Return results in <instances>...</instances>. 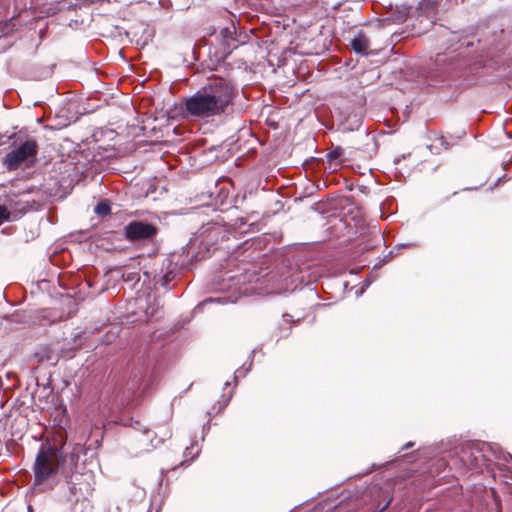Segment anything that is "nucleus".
<instances>
[{
    "label": "nucleus",
    "instance_id": "1",
    "mask_svg": "<svg viewBox=\"0 0 512 512\" xmlns=\"http://www.w3.org/2000/svg\"><path fill=\"white\" fill-rule=\"evenodd\" d=\"M234 87L224 78L211 79L193 95L185 98V112L195 118H210L226 113L232 104Z\"/></svg>",
    "mask_w": 512,
    "mask_h": 512
},
{
    "label": "nucleus",
    "instance_id": "2",
    "mask_svg": "<svg viewBox=\"0 0 512 512\" xmlns=\"http://www.w3.org/2000/svg\"><path fill=\"white\" fill-rule=\"evenodd\" d=\"M64 461L63 454L59 449L50 445H42L33 465L35 486L53 489L58 482V472Z\"/></svg>",
    "mask_w": 512,
    "mask_h": 512
},
{
    "label": "nucleus",
    "instance_id": "3",
    "mask_svg": "<svg viewBox=\"0 0 512 512\" xmlns=\"http://www.w3.org/2000/svg\"><path fill=\"white\" fill-rule=\"evenodd\" d=\"M492 451L491 444L486 442H468L462 446L460 461L467 467L468 471L474 472L482 466L490 467L493 461L489 456Z\"/></svg>",
    "mask_w": 512,
    "mask_h": 512
},
{
    "label": "nucleus",
    "instance_id": "4",
    "mask_svg": "<svg viewBox=\"0 0 512 512\" xmlns=\"http://www.w3.org/2000/svg\"><path fill=\"white\" fill-rule=\"evenodd\" d=\"M66 483L69 490L68 501L71 503H77L91 496L95 484L91 471L83 473L73 472L71 475L66 476Z\"/></svg>",
    "mask_w": 512,
    "mask_h": 512
},
{
    "label": "nucleus",
    "instance_id": "5",
    "mask_svg": "<svg viewBox=\"0 0 512 512\" xmlns=\"http://www.w3.org/2000/svg\"><path fill=\"white\" fill-rule=\"evenodd\" d=\"M471 46H473V42L468 39H464L460 41L459 45L455 49L444 53H438L435 57L436 66L447 67L454 70L460 69L465 63L464 51L469 49Z\"/></svg>",
    "mask_w": 512,
    "mask_h": 512
},
{
    "label": "nucleus",
    "instance_id": "6",
    "mask_svg": "<svg viewBox=\"0 0 512 512\" xmlns=\"http://www.w3.org/2000/svg\"><path fill=\"white\" fill-rule=\"evenodd\" d=\"M37 144L33 140L23 142L19 147L7 153L3 159V165L9 170L17 169L24 161L35 157Z\"/></svg>",
    "mask_w": 512,
    "mask_h": 512
},
{
    "label": "nucleus",
    "instance_id": "7",
    "mask_svg": "<svg viewBox=\"0 0 512 512\" xmlns=\"http://www.w3.org/2000/svg\"><path fill=\"white\" fill-rule=\"evenodd\" d=\"M223 233L222 226L217 222H208L202 225L194 237L191 239V244H198L199 247H205L209 251L210 246L215 244Z\"/></svg>",
    "mask_w": 512,
    "mask_h": 512
},
{
    "label": "nucleus",
    "instance_id": "8",
    "mask_svg": "<svg viewBox=\"0 0 512 512\" xmlns=\"http://www.w3.org/2000/svg\"><path fill=\"white\" fill-rule=\"evenodd\" d=\"M365 497H369L372 500L370 512H383L393 500L390 491L378 485L369 487L365 492Z\"/></svg>",
    "mask_w": 512,
    "mask_h": 512
},
{
    "label": "nucleus",
    "instance_id": "9",
    "mask_svg": "<svg viewBox=\"0 0 512 512\" xmlns=\"http://www.w3.org/2000/svg\"><path fill=\"white\" fill-rule=\"evenodd\" d=\"M9 211L11 215V221H17L22 216H24L27 212L33 210L37 206L36 201L25 200L19 196H10L5 200V203L2 204Z\"/></svg>",
    "mask_w": 512,
    "mask_h": 512
},
{
    "label": "nucleus",
    "instance_id": "10",
    "mask_svg": "<svg viewBox=\"0 0 512 512\" xmlns=\"http://www.w3.org/2000/svg\"><path fill=\"white\" fill-rule=\"evenodd\" d=\"M156 232L154 226L140 221L131 222L125 227L126 236L132 241L150 238Z\"/></svg>",
    "mask_w": 512,
    "mask_h": 512
},
{
    "label": "nucleus",
    "instance_id": "11",
    "mask_svg": "<svg viewBox=\"0 0 512 512\" xmlns=\"http://www.w3.org/2000/svg\"><path fill=\"white\" fill-rule=\"evenodd\" d=\"M492 451L489 452V456L492 457L493 461L490 462V466L495 464L500 470H512V455L504 452L499 446L491 444Z\"/></svg>",
    "mask_w": 512,
    "mask_h": 512
},
{
    "label": "nucleus",
    "instance_id": "12",
    "mask_svg": "<svg viewBox=\"0 0 512 512\" xmlns=\"http://www.w3.org/2000/svg\"><path fill=\"white\" fill-rule=\"evenodd\" d=\"M351 49L356 53L362 56H366L369 54L368 49L370 46V40L366 36V34L360 31L357 35L354 36L350 41Z\"/></svg>",
    "mask_w": 512,
    "mask_h": 512
},
{
    "label": "nucleus",
    "instance_id": "13",
    "mask_svg": "<svg viewBox=\"0 0 512 512\" xmlns=\"http://www.w3.org/2000/svg\"><path fill=\"white\" fill-rule=\"evenodd\" d=\"M222 280L231 282V285H229V287L240 286L242 284H245L246 282H250L251 276L248 275L247 273L240 271L239 269L237 273L233 271H226L222 276Z\"/></svg>",
    "mask_w": 512,
    "mask_h": 512
},
{
    "label": "nucleus",
    "instance_id": "14",
    "mask_svg": "<svg viewBox=\"0 0 512 512\" xmlns=\"http://www.w3.org/2000/svg\"><path fill=\"white\" fill-rule=\"evenodd\" d=\"M236 34H237V31H236V26L234 24H231V25L221 29L220 35L223 38L224 43L226 45V49H228L229 52L232 49H235L237 47V44H233V45L230 44V42L238 41L236 39Z\"/></svg>",
    "mask_w": 512,
    "mask_h": 512
},
{
    "label": "nucleus",
    "instance_id": "15",
    "mask_svg": "<svg viewBox=\"0 0 512 512\" xmlns=\"http://www.w3.org/2000/svg\"><path fill=\"white\" fill-rule=\"evenodd\" d=\"M283 317L284 318L278 328V330H279L278 338L288 337L292 330V322L293 321L290 319V315L286 314V315H283Z\"/></svg>",
    "mask_w": 512,
    "mask_h": 512
},
{
    "label": "nucleus",
    "instance_id": "16",
    "mask_svg": "<svg viewBox=\"0 0 512 512\" xmlns=\"http://www.w3.org/2000/svg\"><path fill=\"white\" fill-rule=\"evenodd\" d=\"M200 453L197 443H192L190 447H187L183 453L184 459L180 462L181 465L187 461H193Z\"/></svg>",
    "mask_w": 512,
    "mask_h": 512
},
{
    "label": "nucleus",
    "instance_id": "17",
    "mask_svg": "<svg viewBox=\"0 0 512 512\" xmlns=\"http://www.w3.org/2000/svg\"><path fill=\"white\" fill-rule=\"evenodd\" d=\"M156 437V434L149 430V429H146L141 435H140V439L139 441L144 445L146 446L145 449L148 450L149 446L152 447V448H155L156 445L153 444V439Z\"/></svg>",
    "mask_w": 512,
    "mask_h": 512
},
{
    "label": "nucleus",
    "instance_id": "18",
    "mask_svg": "<svg viewBox=\"0 0 512 512\" xmlns=\"http://www.w3.org/2000/svg\"><path fill=\"white\" fill-rule=\"evenodd\" d=\"M233 397V390H231L227 396L222 395V400L219 401L220 406L217 408L216 405H213L210 411H208V415L211 416L213 413H220L230 402Z\"/></svg>",
    "mask_w": 512,
    "mask_h": 512
},
{
    "label": "nucleus",
    "instance_id": "19",
    "mask_svg": "<svg viewBox=\"0 0 512 512\" xmlns=\"http://www.w3.org/2000/svg\"><path fill=\"white\" fill-rule=\"evenodd\" d=\"M255 352H256L255 349L251 352L249 365L247 367L243 366L241 368H238L235 371V373H234V384H235V386L237 385L238 377H245L248 374V372L250 371V369L252 367V362H253V357H254Z\"/></svg>",
    "mask_w": 512,
    "mask_h": 512
},
{
    "label": "nucleus",
    "instance_id": "20",
    "mask_svg": "<svg viewBox=\"0 0 512 512\" xmlns=\"http://www.w3.org/2000/svg\"><path fill=\"white\" fill-rule=\"evenodd\" d=\"M94 212L99 216H106L110 214L111 208L107 201H100L94 209Z\"/></svg>",
    "mask_w": 512,
    "mask_h": 512
},
{
    "label": "nucleus",
    "instance_id": "21",
    "mask_svg": "<svg viewBox=\"0 0 512 512\" xmlns=\"http://www.w3.org/2000/svg\"><path fill=\"white\" fill-rule=\"evenodd\" d=\"M180 271V268L175 266L173 269L169 270L165 275H162V288H166L171 280L175 278L177 273Z\"/></svg>",
    "mask_w": 512,
    "mask_h": 512
},
{
    "label": "nucleus",
    "instance_id": "22",
    "mask_svg": "<svg viewBox=\"0 0 512 512\" xmlns=\"http://www.w3.org/2000/svg\"><path fill=\"white\" fill-rule=\"evenodd\" d=\"M81 448L80 447H75L71 452L70 454L68 455L67 458L63 457L65 459L64 462L66 461H69V464L75 468H77V463H78V459H79V452H80Z\"/></svg>",
    "mask_w": 512,
    "mask_h": 512
},
{
    "label": "nucleus",
    "instance_id": "23",
    "mask_svg": "<svg viewBox=\"0 0 512 512\" xmlns=\"http://www.w3.org/2000/svg\"><path fill=\"white\" fill-rule=\"evenodd\" d=\"M343 153V150L341 147H336L330 152L327 153L326 158L329 162H333L337 158H339Z\"/></svg>",
    "mask_w": 512,
    "mask_h": 512
},
{
    "label": "nucleus",
    "instance_id": "24",
    "mask_svg": "<svg viewBox=\"0 0 512 512\" xmlns=\"http://www.w3.org/2000/svg\"><path fill=\"white\" fill-rule=\"evenodd\" d=\"M10 219L11 215L9 211L6 209V207L0 204V225L4 222H11Z\"/></svg>",
    "mask_w": 512,
    "mask_h": 512
},
{
    "label": "nucleus",
    "instance_id": "25",
    "mask_svg": "<svg viewBox=\"0 0 512 512\" xmlns=\"http://www.w3.org/2000/svg\"><path fill=\"white\" fill-rule=\"evenodd\" d=\"M214 302L225 304V303H227V298L226 297L208 298V299L204 300L203 302H201L197 306V308H200L201 306H204L208 303H214Z\"/></svg>",
    "mask_w": 512,
    "mask_h": 512
},
{
    "label": "nucleus",
    "instance_id": "26",
    "mask_svg": "<svg viewBox=\"0 0 512 512\" xmlns=\"http://www.w3.org/2000/svg\"><path fill=\"white\" fill-rule=\"evenodd\" d=\"M161 160H162V166L164 164H166L170 169L174 167L173 164H171L170 161L166 159L165 153H162Z\"/></svg>",
    "mask_w": 512,
    "mask_h": 512
},
{
    "label": "nucleus",
    "instance_id": "27",
    "mask_svg": "<svg viewBox=\"0 0 512 512\" xmlns=\"http://www.w3.org/2000/svg\"><path fill=\"white\" fill-rule=\"evenodd\" d=\"M209 429H210V419H208L207 422L203 425V436H202V439H204L205 434L209 431Z\"/></svg>",
    "mask_w": 512,
    "mask_h": 512
},
{
    "label": "nucleus",
    "instance_id": "28",
    "mask_svg": "<svg viewBox=\"0 0 512 512\" xmlns=\"http://www.w3.org/2000/svg\"><path fill=\"white\" fill-rule=\"evenodd\" d=\"M414 445H415V443H414V442H412V441L407 442V443L402 447V449H401V450H408V449H410V448H413V447H414Z\"/></svg>",
    "mask_w": 512,
    "mask_h": 512
},
{
    "label": "nucleus",
    "instance_id": "29",
    "mask_svg": "<svg viewBox=\"0 0 512 512\" xmlns=\"http://www.w3.org/2000/svg\"><path fill=\"white\" fill-rule=\"evenodd\" d=\"M169 4H170V0H162V2H161L162 8L168 7Z\"/></svg>",
    "mask_w": 512,
    "mask_h": 512
},
{
    "label": "nucleus",
    "instance_id": "30",
    "mask_svg": "<svg viewBox=\"0 0 512 512\" xmlns=\"http://www.w3.org/2000/svg\"><path fill=\"white\" fill-rule=\"evenodd\" d=\"M239 222H240V223H239V227H240V228H241V227H243V226L246 224V222H245V220H244L243 218H240V219H239Z\"/></svg>",
    "mask_w": 512,
    "mask_h": 512
},
{
    "label": "nucleus",
    "instance_id": "31",
    "mask_svg": "<svg viewBox=\"0 0 512 512\" xmlns=\"http://www.w3.org/2000/svg\"><path fill=\"white\" fill-rule=\"evenodd\" d=\"M165 130H166V133H167V134L169 133V131H170V130H172L173 132H176V127H174V128H170L169 126H167V127L165 128Z\"/></svg>",
    "mask_w": 512,
    "mask_h": 512
},
{
    "label": "nucleus",
    "instance_id": "32",
    "mask_svg": "<svg viewBox=\"0 0 512 512\" xmlns=\"http://www.w3.org/2000/svg\"><path fill=\"white\" fill-rule=\"evenodd\" d=\"M408 246H409L408 244H399L398 248H404V247H408Z\"/></svg>",
    "mask_w": 512,
    "mask_h": 512
},
{
    "label": "nucleus",
    "instance_id": "33",
    "mask_svg": "<svg viewBox=\"0 0 512 512\" xmlns=\"http://www.w3.org/2000/svg\"><path fill=\"white\" fill-rule=\"evenodd\" d=\"M7 26H8V24H7V23H4V24H3V28H2V32H3V33H5V28H6Z\"/></svg>",
    "mask_w": 512,
    "mask_h": 512
},
{
    "label": "nucleus",
    "instance_id": "34",
    "mask_svg": "<svg viewBox=\"0 0 512 512\" xmlns=\"http://www.w3.org/2000/svg\"><path fill=\"white\" fill-rule=\"evenodd\" d=\"M229 385H230V382H229V381L225 382V384H224V389H226V387H228Z\"/></svg>",
    "mask_w": 512,
    "mask_h": 512
},
{
    "label": "nucleus",
    "instance_id": "35",
    "mask_svg": "<svg viewBox=\"0 0 512 512\" xmlns=\"http://www.w3.org/2000/svg\"><path fill=\"white\" fill-rule=\"evenodd\" d=\"M369 285H370V282H369V281H365L364 286H365V287H368Z\"/></svg>",
    "mask_w": 512,
    "mask_h": 512
},
{
    "label": "nucleus",
    "instance_id": "36",
    "mask_svg": "<svg viewBox=\"0 0 512 512\" xmlns=\"http://www.w3.org/2000/svg\"><path fill=\"white\" fill-rule=\"evenodd\" d=\"M440 140H441V143H442V144H444V143H445V140H444V138H443V137H441V138H440Z\"/></svg>",
    "mask_w": 512,
    "mask_h": 512
},
{
    "label": "nucleus",
    "instance_id": "37",
    "mask_svg": "<svg viewBox=\"0 0 512 512\" xmlns=\"http://www.w3.org/2000/svg\"><path fill=\"white\" fill-rule=\"evenodd\" d=\"M167 214H168L167 212H164V214L163 213L161 214V217L163 218L164 215L166 216Z\"/></svg>",
    "mask_w": 512,
    "mask_h": 512
},
{
    "label": "nucleus",
    "instance_id": "38",
    "mask_svg": "<svg viewBox=\"0 0 512 512\" xmlns=\"http://www.w3.org/2000/svg\"><path fill=\"white\" fill-rule=\"evenodd\" d=\"M167 214H168L167 212H164V214L163 213L161 214V217L163 218L164 215L166 216Z\"/></svg>",
    "mask_w": 512,
    "mask_h": 512
},
{
    "label": "nucleus",
    "instance_id": "39",
    "mask_svg": "<svg viewBox=\"0 0 512 512\" xmlns=\"http://www.w3.org/2000/svg\"><path fill=\"white\" fill-rule=\"evenodd\" d=\"M165 143H166V141L162 140V142H161L162 147L164 146Z\"/></svg>",
    "mask_w": 512,
    "mask_h": 512
}]
</instances>
